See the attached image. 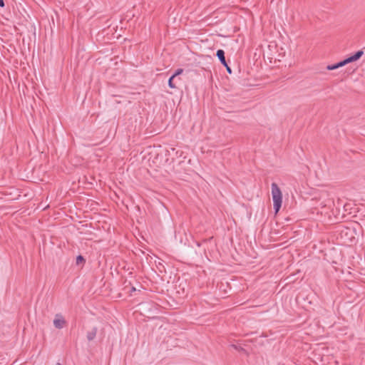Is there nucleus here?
Segmentation results:
<instances>
[{
    "instance_id": "423d86ee",
    "label": "nucleus",
    "mask_w": 365,
    "mask_h": 365,
    "mask_svg": "<svg viewBox=\"0 0 365 365\" xmlns=\"http://www.w3.org/2000/svg\"><path fill=\"white\" fill-rule=\"evenodd\" d=\"M216 55L217 58H219L220 63L224 66H227V61L225 56V51L222 49H218L217 51Z\"/></svg>"
},
{
    "instance_id": "7ed1b4c3",
    "label": "nucleus",
    "mask_w": 365,
    "mask_h": 365,
    "mask_svg": "<svg viewBox=\"0 0 365 365\" xmlns=\"http://www.w3.org/2000/svg\"><path fill=\"white\" fill-rule=\"evenodd\" d=\"M138 305L140 306V310L138 312L142 315L148 314L155 309V304L152 301L141 302Z\"/></svg>"
},
{
    "instance_id": "9d476101",
    "label": "nucleus",
    "mask_w": 365,
    "mask_h": 365,
    "mask_svg": "<svg viewBox=\"0 0 365 365\" xmlns=\"http://www.w3.org/2000/svg\"><path fill=\"white\" fill-rule=\"evenodd\" d=\"M83 261H84V259L82 256L79 255L77 257V258H76V264H82Z\"/></svg>"
},
{
    "instance_id": "f8f14e48",
    "label": "nucleus",
    "mask_w": 365,
    "mask_h": 365,
    "mask_svg": "<svg viewBox=\"0 0 365 365\" xmlns=\"http://www.w3.org/2000/svg\"><path fill=\"white\" fill-rule=\"evenodd\" d=\"M0 6H1V7L4 6V2L3 0H0Z\"/></svg>"
},
{
    "instance_id": "1a4fd4ad",
    "label": "nucleus",
    "mask_w": 365,
    "mask_h": 365,
    "mask_svg": "<svg viewBox=\"0 0 365 365\" xmlns=\"http://www.w3.org/2000/svg\"><path fill=\"white\" fill-rule=\"evenodd\" d=\"M232 347H233L235 349H236L239 351L246 352L245 349L244 348H242V346H237L235 344H232Z\"/></svg>"
},
{
    "instance_id": "6e6552de",
    "label": "nucleus",
    "mask_w": 365,
    "mask_h": 365,
    "mask_svg": "<svg viewBox=\"0 0 365 365\" xmlns=\"http://www.w3.org/2000/svg\"><path fill=\"white\" fill-rule=\"evenodd\" d=\"M97 334V328L94 327L92 330L87 333V339L88 341H92L95 339Z\"/></svg>"
},
{
    "instance_id": "39448f33",
    "label": "nucleus",
    "mask_w": 365,
    "mask_h": 365,
    "mask_svg": "<svg viewBox=\"0 0 365 365\" xmlns=\"http://www.w3.org/2000/svg\"><path fill=\"white\" fill-rule=\"evenodd\" d=\"M183 73L182 68H178L177 69L175 73L170 77L168 80V86L171 88H177L176 84L174 83V79L179 75L182 74Z\"/></svg>"
},
{
    "instance_id": "f03ea898",
    "label": "nucleus",
    "mask_w": 365,
    "mask_h": 365,
    "mask_svg": "<svg viewBox=\"0 0 365 365\" xmlns=\"http://www.w3.org/2000/svg\"><path fill=\"white\" fill-rule=\"evenodd\" d=\"M363 53H364L363 51H358L353 56H350L337 63L327 66V69L329 70V71L334 70L339 67L344 66L349 63L356 61L362 56Z\"/></svg>"
},
{
    "instance_id": "ddd939ff",
    "label": "nucleus",
    "mask_w": 365,
    "mask_h": 365,
    "mask_svg": "<svg viewBox=\"0 0 365 365\" xmlns=\"http://www.w3.org/2000/svg\"><path fill=\"white\" fill-rule=\"evenodd\" d=\"M131 291H132V292H135V288L134 287H133L131 288Z\"/></svg>"
},
{
    "instance_id": "f257e3e1",
    "label": "nucleus",
    "mask_w": 365,
    "mask_h": 365,
    "mask_svg": "<svg viewBox=\"0 0 365 365\" xmlns=\"http://www.w3.org/2000/svg\"><path fill=\"white\" fill-rule=\"evenodd\" d=\"M272 195L273 199V206L275 213H277L282 206V194L280 188L277 183H272Z\"/></svg>"
},
{
    "instance_id": "9b49d317",
    "label": "nucleus",
    "mask_w": 365,
    "mask_h": 365,
    "mask_svg": "<svg viewBox=\"0 0 365 365\" xmlns=\"http://www.w3.org/2000/svg\"><path fill=\"white\" fill-rule=\"evenodd\" d=\"M225 67H226V69H227V72L229 73H232L231 68L228 66L227 64V66H225Z\"/></svg>"
},
{
    "instance_id": "4468645a",
    "label": "nucleus",
    "mask_w": 365,
    "mask_h": 365,
    "mask_svg": "<svg viewBox=\"0 0 365 365\" xmlns=\"http://www.w3.org/2000/svg\"><path fill=\"white\" fill-rule=\"evenodd\" d=\"M56 365H61L60 363H57Z\"/></svg>"
},
{
    "instance_id": "20e7f679",
    "label": "nucleus",
    "mask_w": 365,
    "mask_h": 365,
    "mask_svg": "<svg viewBox=\"0 0 365 365\" xmlns=\"http://www.w3.org/2000/svg\"><path fill=\"white\" fill-rule=\"evenodd\" d=\"M66 324V320L61 314H56L53 320V325L57 329H62Z\"/></svg>"
},
{
    "instance_id": "0eeeda50",
    "label": "nucleus",
    "mask_w": 365,
    "mask_h": 365,
    "mask_svg": "<svg viewBox=\"0 0 365 365\" xmlns=\"http://www.w3.org/2000/svg\"><path fill=\"white\" fill-rule=\"evenodd\" d=\"M150 153L148 151V150H144L140 152V155H142V161L141 163L144 164L145 165L149 163L150 158L147 160V155H150Z\"/></svg>"
}]
</instances>
